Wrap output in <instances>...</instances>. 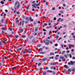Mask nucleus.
Returning a JSON list of instances; mask_svg holds the SVG:
<instances>
[{"label": "nucleus", "mask_w": 75, "mask_h": 75, "mask_svg": "<svg viewBox=\"0 0 75 75\" xmlns=\"http://www.w3.org/2000/svg\"><path fill=\"white\" fill-rule=\"evenodd\" d=\"M64 56L65 58H67V55L64 54Z\"/></svg>", "instance_id": "c756f323"}, {"label": "nucleus", "mask_w": 75, "mask_h": 75, "mask_svg": "<svg viewBox=\"0 0 75 75\" xmlns=\"http://www.w3.org/2000/svg\"><path fill=\"white\" fill-rule=\"evenodd\" d=\"M36 6H40V4H38V3L37 4H36V5H35Z\"/></svg>", "instance_id": "4be33fe9"}, {"label": "nucleus", "mask_w": 75, "mask_h": 75, "mask_svg": "<svg viewBox=\"0 0 75 75\" xmlns=\"http://www.w3.org/2000/svg\"><path fill=\"white\" fill-rule=\"evenodd\" d=\"M19 37V36L18 35H16L15 36V38H18Z\"/></svg>", "instance_id": "b1692460"}, {"label": "nucleus", "mask_w": 75, "mask_h": 75, "mask_svg": "<svg viewBox=\"0 0 75 75\" xmlns=\"http://www.w3.org/2000/svg\"><path fill=\"white\" fill-rule=\"evenodd\" d=\"M66 50H69V48H68V47H67L66 48Z\"/></svg>", "instance_id": "0e129e2a"}, {"label": "nucleus", "mask_w": 75, "mask_h": 75, "mask_svg": "<svg viewBox=\"0 0 75 75\" xmlns=\"http://www.w3.org/2000/svg\"><path fill=\"white\" fill-rule=\"evenodd\" d=\"M28 8H29V6H28L26 8V10H28Z\"/></svg>", "instance_id": "a18cd8bd"}, {"label": "nucleus", "mask_w": 75, "mask_h": 75, "mask_svg": "<svg viewBox=\"0 0 75 75\" xmlns=\"http://www.w3.org/2000/svg\"><path fill=\"white\" fill-rule=\"evenodd\" d=\"M69 48H70L71 47H74V45L71 44H70L69 45Z\"/></svg>", "instance_id": "f03ea898"}, {"label": "nucleus", "mask_w": 75, "mask_h": 75, "mask_svg": "<svg viewBox=\"0 0 75 75\" xmlns=\"http://www.w3.org/2000/svg\"><path fill=\"white\" fill-rule=\"evenodd\" d=\"M28 21H25V24H27V23H28Z\"/></svg>", "instance_id": "bf43d9fd"}, {"label": "nucleus", "mask_w": 75, "mask_h": 75, "mask_svg": "<svg viewBox=\"0 0 75 75\" xmlns=\"http://www.w3.org/2000/svg\"><path fill=\"white\" fill-rule=\"evenodd\" d=\"M64 52H65V51H63L62 52V54H64Z\"/></svg>", "instance_id": "5fc2aeb1"}, {"label": "nucleus", "mask_w": 75, "mask_h": 75, "mask_svg": "<svg viewBox=\"0 0 75 75\" xmlns=\"http://www.w3.org/2000/svg\"><path fill=\"white\" fill-rule=\"evenodd\" d=\"M69 57L70 58H72V55H71V54H70Z\"/></svg>", "instance_id": "09e8293b"}, {"label": "nucleus", "mask_w": 75, "mask_h": 75, "mask_svg": "<svg viewBox=\"0 0 75 75\" xmlns=\"http://www.w3.org/2000/svg\"><path fill=\"white\" fill-rule=\"evenodd\" d=\"M45 60H46V59L45 58H43L42 59V61H45Z\"/></svg>", "instance_id": "f704fd0d"}, {"label": "nucleus", "mask_w": 75, "mask_h": 75, "mask_svg": "<svg viewBox=\"0 0 75 75\" xmlns=\"http://www.w3.org/2000/svg\"><path fill=\"white\" fill-rule=\"evenodd\" d=\"M40 71H42V68H40Z\"/></svg>", "instance_id": "69168bd1"}, {"label": "nucleus", "mask_w": 75, "mask_h": 75, "mask_svg": "<svg viewBox=\"0 0 75 75\" xmlns=\"http://www.w3.org/2000/svg\"><path fill=\"white\" fill-rule=\"evenodd\" d=\"M61 20V18H59L58 20H57V21H58V22H59V20Z\"/></svg>", "instance_id": "58836bf2"}, {"label": "nucleus", "mask_w": 75, "mask_h": 75, "mask_svg": "<svg viewBox=\"0 0 75 75\" xmlns=\"http://www.w3.org/2000/svg\"><path fill=\"white\" fill-rule=\"evenodd\" d=\"M62 61H65V58H64V57L62 58Z\"/></svg>", "instance_id": "6ab92c4d"}, {"label": "nucleus", "mask_w": 75, "mask_h": 75, "mask_svg": "<svg viewBox=\"0 0 75 75\" xmlns=\"http://www.w3.org/2000/svg\"><path fill=\"white\" fill-rule=\"evenodd\" d=\"M45 45H48L49 44V42H46L45 43Z\"/></svg>", "instance_id": "5701e85b"}, {"label": "nucleus", "mask_w": 75, "mask_h": 75, "mask_svg": "<svg viewBox=\"0 0 75 75\" xmlns=\"http://www.w3.org/2000/svg\"><path fill=\"white\" fill-rule=\"evenodd\" d=\"M71 70H70V69H69L68 70V72H71Z\"/></svg>", "instance_id": "2f4dec72"}, {"label": "nucleus", "mask_w": 75, "mask_h": 75, "mask_svg": "<svg viewBox=\"0 0 75 75\" xmlns=\"http://www.w3.org/2000/svg\"><path fill=\"white\" fill-rule=\"evenodd\" d=\"M1 4H4V2L3 1H1Z\"/></svg>", "instance_id": "aec40b11"}, {"label": "nucleus", "mask_w": 75, "mask_h": 75, "mask_svg": "<svg viewBox=\"0 0 75 75\" xmlns=\"http://www.w3.org/2000/svg\"><path fill=\"white\" fill-rule=\"evenodd\" d=\"M56 19H57V18H56L55 17L54 18V20H56Z\"/></svg>", "instance_id": "052dcab7"}, {"label": "nucleus", "mask_w": 75, "mask_h": 75, "mask_svg": "<svg viewBox=\"0 0 75 75\" xmlns=\"http://www.w3.org/2000/svg\"><path fill=\"white\" fill-rule=\"evenodd\" d=\"M46 41H48V42H50V40H47V39H46Z\"/></svg>", "instance_id": "c03bdc74"}, {"label": "nucleus", "mask_w": 75, "mask_h": 75, "mask_svg": "<svg viewBox=\"0 0 75 75\" xmlns=\"http://www.w3.org/2000/svg\"><path fill=\"white\" fill-rule=\"evenodd\" d=\"M16 13L17 14H20V12H17Z\"/></svg>", "instance_id": "4d7b16f0"}, {"label": "nucleus", "mask_w": 75, "mask_h": 75, "mask_svg": "<svg viewBox=\"0 0 75 75\" xmlns=\"http://www.w3.org/2000/svg\"><path fill=\"white\" fill-rule=\"evenodd\" d=\"M55 7H52V10H55Z\"/></svg>", "instance_id": "a211bd4d"}, {"label": "nucleus", "mask_w": 75, "mask_h": 75, "mask_svg": "<svg viewBox=\"0 0 75 75\" xmlns=\"http://www.w3.org/2000/svg\"><path fill=\"white\" fill-rule=\"evenodd\" d=\"M49 28H51V27H52V26L51 25H50L49 27Z\"/></svg>", "instance_id": "e2e57ef3"}, {"label": "nucleus", "mask_w": 75, "mask_h": 75, "mask_svg": "<svg viewBox=\"0 0 75 75\" xmlns=\"http://www.w3.org/2000/svg\"><path fill=\"white\" fill-rule=\"evenodd\" d=\"M61 46L62 48H64V45H63V44H62Z\"/></svg>", "instance_id": "a19ab883"}, {"label": "nucleus", "mask_w": 75, "mask_h": 75, "mask_svg": "<svg viewBox=\"0 0 75 75\" xmlns=\"http://www.w3.org/2000/svg\"><path fill=\"white\" fill-rule=\"evenodd\" d=\"M41 64V63H40L38 64V66H40Z\"/></svg>", "instance_id": "79ce46f5"}, {"label": "nucleus", "mask_w": 75, "mask_h": 75, "mask_svg": "<svg viewBox=\"0 0 75 75\" xmlns=\"http://www.w3.org/2000/svg\"><path fill=\"white\" fill-rule=\"evenodd\" d=\"M59 37V36H58L57 35L56 36V38H57V39H58V38Z\"/></svg>", "instance_id": "49530a36"}, {"label": "nucleus", "mask_w": 75, "mask_h": 75, "mask_svg": "<svg viewBox=\"0 0 75 75\" xmlns=\"http://www.w3.org/2000/svg\"><path fill=\"white\" fill-rule=\"evenodd\" d=\"M9 30H10V31H12V28H9Z\"/></svg>", "instance_id": "de8ad7c7"}, {"label": "nucleus", "mask_w": 75, "mask_h": 75, "mask_svg": "<svg viewBox=\"0 0 75 75\" xmlns=\"http://www.w3.org/2000/svg\"><path fill=\"white\" fill-rule=\"evenodd\" d=\"M4 21V18H2L1 20V23H0V24H3V22Z\"/></svg>", "instance_id": "20e7f679"}, {"label": "nucleus", "mask_w": 75, "mask_h": 75, "mask_svg": "<svg viewBox=\"0 0 75 75\" xmlns=\"http://www.w3.org/2000/svg\"><path fill=\"white\" fill-rule=\"evenodd\" d=\"M70 62H71V65H74L75 63V62H73L72 61H71Z\"/></svg>", "instance_id": "39448f33"}, {"label": "nucleus", "mask_w": 75, "mask_h": 75, "mask_svg": "<svg viewBox=\"0 0 75 75\" xmlns=\"http://www.w3.org/2000/svg\"><path fill=\"white\" fill-rule=\"evenodd\" d=\"M47 72H52V73H53V71L51 70H47Z\"/></svg>", "instance_id": "ddd939ff"}, {"label": "nucleus", "mask_w": 75, "mask_h": 75, "mask_svg": "<svg viewBox=\"0 0 75 75\" xmlns=\"http://www.w3.org/2000/svg\"><path fill=\"white\" fill-rule=\"evenodd\" d=\"M63 6H64V7H65V6H66V4H63Z\"/></svg>", "instance_id": "8fccbe9b"}, {"label": "nucleus", "mask_w": 75, "mask_h": 75, "mask_svg": "<svg viewBox=\"0 0 75 75\" xmlns=\"http://www.w3.org/2000/svg\"><path fill=\"white\" fill-rule=\"evenodd\" d=\"M25 19L26 20H27L28 21H29V18H25Z\"/></svg>", "instance_id": "2eb2a0df"}, {"label": "nucleus", "mask_w": 75, "mask_h": 75, "mask_svg": "<svg viewBox=\"0 0 75 75\" xmlns=\"http://www.w3.org/2000/svg\"><path fill=\"white\" fill-rule=\"evenodd\" d=\"M7 37H9V38H12V37L11 36H10V35L8 34H7Z\"/></svg>", "instance_id": "0eeeda50"}, {"label": "nucleus", "mask_w": 75, "mask_h": 75, "mask_svg": "<svg viewBox=\"0 0 75 75\" xmlns=\"http://www.w3.org/2000/svg\"><path fill=\"white\" fill-rule=\"evenodd\" d=\"M50 55H54V52H51L50 54Z\"/></svg>", "instance_id": "6e6552de"}, {"label": "nucleus", "mask_w": 75, "mask_h": 75, "mask_svg": "<svg viewBox=\"0 0 75 75\" xmlns=\"http://www.w3.org/2000/svg\"><path fill=\"white\" fill-rule=\"evenodd\" d=\"M20 7V5H17L16 7L17 9H18L19 8V7Z\"/></svg>", "instance_id": "f8f14e48"}, {"label": "nucleus", "mask_w": 75, "mask_h": 75, "mask_svg": "<svg viewBox=\"0 0 75 75\" xmlns=\"http://www.w3.org/2000/svg\"><path fill=\"white\" fill-rule=\"evenodd\" d=\"M65 67L66 69H68V66L66 65Z\"/></svg>", "instance_id": "6e6d98bb"}, {"label": "nucleus", "mask_w": 75, "mask_h": 75, "mask_svg": "<svg viewBox=\"0 0 75 75\" xmlns=\"http://www.w3.org/2000/svg\"><path fill=\"white\" fill-rule=\"evenodd\" d=\"M45 1H46L45 0H43V3H45Z\"/></svg>", "instance_id": "338daca9"}, {"label": "nucleus", "mask_w": 75, "mask_h": 75, "mask_svg": "<svg viewBox=\"0 0 75 75\" xmlns=\"http://www.w3.org/2000/svg\"><path fill=\"white\" fill-rule=\"evenodd\" d=\"M17 5H20V3L18 1H17L16 2H15V4L14 5V7H16L15 6Z\"/></svg>", "instance_id": "f257e3e1"}, {"label": "nucleus", "mask_w": 75, "mask_h": 75, "mask_svg": "<svg viewBox=\"0 0 75 75\" xmlns=\"http://www.w3.org/2000/svg\"><path fill=\"white\" fill-rule=\"evenodd\" d=\"M23 29H21V31H20V33H22V32H23Z\"/></svg>", "instance_id": "ea45409f"}, {"label": "nucleus", "mask_w": 75, "mask_h": 75, "mask_svg": "<svg viewBox=\"0 0 75 75\" xmlns=\"http://www.w3.org/2000/svg\"><path fill=\"white\" fill-rule=\"evenodd\" d=\"M37 46L38 47H41V45L38 44V45Z\"/></svg>", "instance_id": "cd10ccee"}, {"label": "nucleus", "mask_w": 75, "mask_h": 75, "mask_svg": "<svg viewBox=\"0 0 75 75\" xmlns=\"http://www.w3.org/2000/svg\"><path fill=\"white\" fill-rule=\"evenodd\" d=\"M37 4L35 3L34 4H32V6H33L32 8H34L35 7V6Z\"/></svg>", "instance_id": "423d86ee"}, {"label": "nucleus", "mask_w": 75, "mask_h": 75, "mask_svg": "<svg viewBox=\"0 0 75 75\" xmlns=\"http://www.w3.org/2000/svg\"><path fill=\"white\" fill-rule=\"evenodd\" d=\"M25 51H23V54H25Z\"/></svg>", "instance_id": "3c124183"}, {"label": "nucleus", "mask_w": 75, "mask_h": 75, "mask_svg": "<svg viewBox=\"0 0 75 75\" xmlns=\"http://www.w3.org/2000/svg\"><path fill=\"white\" fill-rule=\"evenodd\" d=\"M72 72H75V69H72Z\"/></svg>", "instance_id": "c85d7f7f"}, {"label": "nucleus", "mask_w": 75, "mask_h": 75, "mask_svg": "<svg viewBox=\"0 0 75 75\" xmlns=\"http://www.w3.org/2000/svg\"><path fill=\"white\" fill-rule=\"evenodd\" d=\"M14 32L13 31L12 32V35H14Z\"/></svg>", "instance_id": "4c0bfd02"}, {"label": "nucleus", "mask_w": 75, "mask_h": 75, "mask_svg": "<svg viewBox=\"0 0 75 75\" xmlns=\"http://www.w3.org/2000/svg\"><path fill=\"white\" fill-rule=\"evenodd\" d=\"M48 69V68L47 67H46L45 68V69Z\"/></svg>", "instance_id": "13d9d810"}, {"label": "nucleus", "mask_w": 75, "mask_h": 75, "mask_svg": "<svg viewBox=\"0 0 75 75\" xmlns=\"http://www.w3.org/2000/svg\"><path fill=\"white\" fill-rule=\"evenodd\" d=\"M12 69L14 70L16 69V67H11Z\"/></svg>", "instance_id": "4468645a"}, {"label": "nucleus", "mask_w": 75, "mask_h": 75, "mask_svg": "<svg viewBox=\"0 0 75 75\" xmlns=\"http://www.w3.org/2000/svg\"><path fill=\"white\" fill-rule=\"evenodd\" d=\"M39 50L40 51H42V48H40Z\"/></svg>", "instance_id": "c9c22d12"}, {"label": "nucleus", "mask_w": 75, "mask_h": 75, "mask_svg": "<svg viewBox=\"0 0 75 75\" xmlns=\"http://www.w3.org/2000/svg\"><path fill=\"white\" fill-rule=\"evenodd\" d=\"M30 21H33V19H32V18H31V17H30Z\"/></svg>", "instance_id": "9d476101"}, {"label": "nucleus", "mask_w": 75, "mask_h": 75, "mask_svg": "<svg viewBox=\"0 0 75 75\" xmlns=\"http://www.w3.org/2000/svg\"><path fill=\"white\" fill-rule=\"evenodd\" d=\"M40 54H44V52H39Z\"/></svg>", "instance_id": "473e14b6"}, {"label": "nucleus", "mask_w": 75, "mask_h": 75, "mask_svg": "<svg viewBox=\"0 0 75 75\" xmlns=\"http://www.w3.org/2000/svg\"><path fill=\"white\" fill-rule=\"evenodd\" d=\"M1 29L2 30H6V29L5 27L2 28Z\"/></svg>", "instance_id": "f3484780"}, {"label": "nucleus", "mask_w": 75, "mask_h": 75, "mask_svg": "<svg viewBox=\"0 0 75 75\" xmlns=\"http://www.w3.org/2000/svg\"><path fill=\"white\" fill-rule=\"evenodd\" d=\"M60 13H64V12H63V11H59Z\"/></svg>", "instance_id": "393cba45"}, {"label": "nucleus", "mask_w": 75, "mask_h": 75, "mask_svg": "<svg viewBox=\"0 0 75 75\" xmlns=\"http://www.w3.org/2000/svg\"><path fill=\"white\" fill-rule=\"evenodd\" d=\"M25 51H26L27 52L28 54H30V53H31V51H29L28 50H25Z\"/></svg>", "instance_id": "7ed1b4c3"}, {"label": "nucleus", "mask_w": 75, "mask_h": 75, "mask_svg": "<svg viewBox=\"0 0 75 75\" xmlns=\"http://www.w3.org/2000/svg\"><path fill=\"white\" fill-rule=\"evenodd\" d=\"M1 61L2 62H4V58H2L1 59Z\"/></svg>", "instance_id": "1a4fd4ad"}, {"label": "nucleus", "mask_w": 75, "mask_h": 75, "mask_svg": "<svg viewBox=\"0 0 75 75\" xmlns=\"http://www.w3.org/2000/svg\"><path fill=\"white\" fill-rule=\"evenodd\" d=\"M37 31V28H36L35 29V31Z\"/></svg>", "instance_id": "e433bc0d"}, {"label": "nucleus", "mask_w": 75, "mask_h": 75, "mask_svg": "<svg viewBox=\"0 0 75 75\" xmlns=\"http://www.w3.org/2000/svg\"><path fill=\"white\" fill-rule=\"evenodd\" d=\"M0 46H2V42H1V41L0 42Z\"/></svg>", "instance_id": "7c9ffc66"}, {"label": "nucleus", "mask_w": 75, "mask_h": 75, "mask_svg": "<svg viewBox=\"0 0 75 75\" xmlns=\"http://www.w3.org/2000/svg\"><path fill=\"white\" fill-rule=\"evenodd\" d=\"M22 27L23 26V25H24V21H22Z\"/></svg>", "instance_id": "412c9836"}, {"label": "nucleus", "mask_w": 75, "mask_h": 75, "mask_svg": "<svg viewBox=\"0 0 75 75\" xmlns=\"http://www.w3.org/2000/svg\"><path fill=\"white\" fill-rule=\"evenodd\" d=\"M21 50H22V49H21V48H18L17 50V51H20Z\"/></svg>", "instance_id": "9b49d317"}, {"label": "nucleus", "mask_w": 75, "mask_h": 75, "mask_svg": "<svg viewBox=\"0 0 75 75\" xmlns=\"http://www.w3.org/2000/svg\"><path fill=\"white\" fill-rule=\"evenodd\" d=\"M51 65H54V63H51Z\"/></svg>", "instance_id": "864d4df0"}, {"label": "nucleus", "mask_w": 75, "mask_h": 75, "mask_svg": "<svg viewBox=\"0 0 75 75\" xmlns=\"http://www.w3.org/2000/svg\"><path fill=\"white\" fill-rule=\"evenodd\" d=\"M43 31H47V30L45 29H43Z\"/></svg>", "instance_id": "603ef678"}, {"label": "nucleus", "mask_w": 75, "mask_h": 75, "mask_svg": "<svg viewBox=\"0 0 75 75\" xmlns=\"http://www.w3.org/2000/svg\"><path fill=\"white\" fill-rule=\"evenodd\" d=\"M16 23H17L18 22V18H17L16 20Z\"/></svg>", "instance_id": "a878e982"}, {"label": "nucleus", "mask_w": 75, "mask_h": 75, "mask_svg": "<svg viewBox=\"0 0 75 75\" xmlns=\"http://www.w3.org/2000/svg\"><path fill=\"white\" fill-rule=\"evenodd\" d=\"M21 23H22V22L21 21L20 22V23L19 25H21Z\"/></svg>", "instance_id": "37998d69"}, {"label": "nucleus", "mask_w": 75, "mask_h": 75, "mask_svg": "<svg viewBox=\"0 0 75 75\" xmlns=\"http://www.w3.org/2000/svg\"><path fill=\"white\" fill-rule=\"evenodd\" d=\"M2 33H3V34H4V31H3V30H2Z\"/></svg>", "instance_id": "774afa93"}, {"label": "nucleus", "mask_w": 75, "mask_h": 75, "mask_svg": "<svg viewBox=\"0 0 75 75\" xmlns=\"http://www.w3.org/2000/svg\"><path fill=\"white\" fill-rule=\"evenodd\" d=\"M45 60H46V59L45 58H43L42 59V61H45Z\"/></svg>", "instance_id": "72a5a7b5"}, {"label": "nucleus", "mask_w": 75, "mask_h": 75, "mask_svg": "<svg viewBox=\"0 0 75 75\" xmlns=\"http://www.w3.org/2000/svg\"><path fill=\"white\" fill-rule=\"evenodd\" d=\"M26 36L25 35H22L21 37L22 38H25Z\"/></svg>", "instance_id": "dca6fc26"}, {"label": "nucleus", "mask_w": 75, "mask_h": 75, "mask_svg": "<svg viewBox=\"0 0 75 75\" xmlns=\"http://www.w3.org/2000/svg\"><path fill=\"white\" fill-rule=\"evenodd\" d=\"M43 75H46V72L45 71L43 72Z\"/></svg>", "instance_id": "bb28decb"}, {"label": "nucleus", "mask_w": 75, "mask_h": 75, "mask_svg": "<svg viewBox=\"0 0 75 75\" xmlns=\"http://www.w3.org/2000/svg\"><path fill=\"white\" fill-rule=\"evenodd\" d=\"M68 64H69V65H71V62L68 63Z\"/></svg>", "instance_id": "680f3d73"}]
</instances>
